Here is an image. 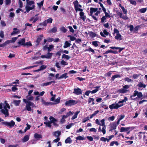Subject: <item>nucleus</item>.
Masks as SVG:
<instances>
[{
	"label": "nucleus",
	"mask_w": 147,
	"mask_h": 147,
	"mask_svg": "<svg viewBox=\"0 0 147 147\" xmlns=\"http://www.w3.org/2000/svg\"><path fill=\"white\" fill-rule=\"evenodd\" d=\"M129 128L127 127H122L121 128L120 131L122 132L124 131H127L129 130Z\"/></svg>",
	"instance_id": "24"
},
{
	"label": "nucleus",
	"mask_w": 147,
	"mask_h": 147,
	"mask_svg": "<svg viewBox=\"0 0 147 147\" xmlns=\"http://www.w3.org/2000/svg\"><path fill=\"white\" fill-rule=\"evenodd\" d=\"M121 8L122 9L123 13L124 14H126L127 12V9H125L123 6L121 7Z\"/></svg>",
	"instance_id": "44"
},
{
	"label": "nucleus",
	"mask_w": 147,
	"mask_h": 147,
	"mask_svg": "<svg viewBox=\"0 0 147 147\" xmlns=\"http://www.w3.org/2000/svg\"><path fill=\"white\" fill-rule=\"evenodd\" d=\"M50 121H49L50 122L52 123H55V122L57 121V120L54 117L51 116L50 117Z\"/></svg>",
	"instance_id": "28"
},
{
	"label": "nucleus",
	"mask_w": 147,
	"mask_h": 147,
	"mask_svg": "<svg viewBox=\"0 0 147 147\" xmlns=\"http://www.w3.org/2000/svg\"><path fill=\"white\" fill-rule=\"evenodd\" d=\"M29 139V136L27 135L25 136L24 138L22 139V141L23 142H26Z\"/></svg>",
	"instance_id": "23"
},
{
	"label": "nucleus",
	"mask_w": 147,
	"mask_h": 147,
	"mask_svg": "<svg viewBox=\"0 0 147 147\" xmlns=\"http://www.w3.org/2000/svg\"><path fill=\"white\" fill-rule=\"evenodd\" d=\"M25 42V39L24 38L21 39L18 42L17 44L19 47H20L21 46H23L24 47Z\"/></svg>",
	"instance_id": "12"
},
{
	"label": "nucleus",
	"mask_w": 147,
	"mask_h": 147,
	"mask_svg": "<svg viewBox=\"0 0 147 147\" xmlns=\"http://www.w3.org/2000/svg\"><path fill=\"white\" fill-rule=\"evenodd\" d=\"M52 83L55 84V81L54 80H53L51 82H49L45 83H43L42 84L41 86H46L51 84Z\"/></svg>",
	"instance_id": "15"
},
{
	"label": "nucleus",
	"mask_w": 147,
	"mask_h": 147,
	"mask_svg": "<svg viewBox=\"0 0 147 147\" xmlns=\"http://www.w3.org/2000/svg\"><path fill=\"white\" fill-rule=\"evenodd\" d=\"M113 31V34L115 33H116L117 34H119V31L116 28H114Z\"/></svg>",
	"instance_id": "63"
},
{
	"label": "nucleus",
	"mask_w": 147,
	"mask_h": 147,
	"mask_svg": "<svg viewBox=\"0 0 147 147\" xmlns=\"http://www.w3.org/2000/svg\"><path fill=\"white\" fill-rule=\"evenodd\" d=\"M18 37H15L12 38H11V40H10L11 41V43H14L18 39Z\"/></svg>",
	"instance_id": "52"
},
{
	"label": "nucleus",
	"mask_w": 147,
	"mask_h": 147,
	"mask_svg": "<svg viewBox=\"0 0 147 147\" xmlns=\"http://www.w3.org/2000/svg\"><path fill=\"white\" fill-rule=\"evenodd\" d=\"M20 33V31L18 30L16 31H13L11 33V35H13L14 34H16L18 33Z\"/></svg>",
	"instance_id": "54"
},
{
	"label": "nucleus",
	"mask_w": 147,
	"mask_h": 147,
	"mask_svg": "<svg viewBox=\"0 0 147 147\" xmlns=\"http://www.w3.org/2000/svg\"><path fill=\"white\" fill-rule=\"evenodd\" d=\"M34 138L35 139H40L42 138V136L41 134H39L37 133H35L34 134Z\"/></svg>",
	"instance_id": "29"
},
{
	"label": "nucleus",
	"mask_w": 147,
	"mask_h": 147,
	"mask_svg": "<svg viewBox=\"0 0 147 147\" xmlns=\"http://www.w3.org/2000/svg\"><path fill=\"white\" fill-rule=\"evenodd\" d=\"M76 139L77 140H84L85 139V138H84L82 137V136H78V137H77L76 138Z\"/></svg>",
	"instance_id": "43"
},
{
	"label": "nucleus",
	"mask_w": 147,
	"mask_h": 147,
	"mask_svg": "<svg viewBox=\"0 0 147 147\" xmlns=\"http://www.w3.org/2000/svg\"><path fill=\"white\" fill-rule=\"evenodd\" d=\"M54 47V46L53 45H49V47H48V52H49L51 51V49L53 48Z\"/></svg>",
	"instance_id": "48"
},
{
	"label": "nucleus",
	"mask_w": 147,
	"mask_h": 147,
	"mask_svg": "<svg viewBox=\"0 0 147 147\" xmlns=\"http://www.w3.org/2000/svg\"><path fill=\"white\" fill-rule=\"evenodd\" d=\"M52 53L48 52L47 54L46 55V56L47 57V58L50 59L51 58Z\"/></svg>",
	"instance_id": "40"
},
{
	"label": "nucleus",
	"mask_w": 147,
	"mask_h": 147,
	"mask_svg": "<svg viewBox=\"0 0 147 147\" xmlns=\"http://www.w3.org/2000/svg\"><path fill=\"white\" fill-rule=\"evenodd\" d=\"M1 123L2 125H5L10 127H13L15 124V122L13 120H11L10 122L7 121L2 122Z\"/></svg>",
	"instance_id": "3"
},
{
	"label": "nucleus",
	"mask_w": 147,
	"mask_h": 147,
	"mask_svg": "<svg viewBox=\"0 0 147 147\" xmlns=\"http://www.w3.org/2000/svg\"><path fill=\"white\" fill-rule=\"evenodd\" d=\"M129 87L130 86L127 85H125L123 86L122 89L119 90L118 91L121 93H125L127 92L128 90L125 89H128Z\"/></svg>",
	"instance_id": "6"
},
{
	"label": "nucleus",
	"mask_w": 147,
	"mask_h": 147,
	"mask_svg": "<svg viewBox=\"0 0 147 147\" xmlns=\"http://www.w3.org/2000/svg\"><path fill=\"white\" fill-rule=\"evenodd\" d=\"M30 106L33 107H35L34 103L29 101L28 104H26V110L28 111H31V109Z\"/></svg>",
	"instance_id": "5"
},
{
	"label": "nucleus",
	"mask_w": 147,
	"mask_h": 147,
	"mask_svg": "<svg viewBox=\"0 0 147 147\" xmlns=\"http://www.w3.org/2000/svg\"><path fill=\"white\" fill-rule=\"evenodd\" d=\"M123 104L120 105L118 103H113L112 105H110L109 106V107L110 109H117L123 106Z\"/></svg>",
	"instance_id": "4"
},
{
	"label": "nucleus",
	"mask_w": 147,
	"mask_h": 147,
	"mask_svg": "<svg viewBox=\"0 0 147 147\" xmlns=\"http://www.w3.org/2000/svg\"><path fill=\"white\" fill-rule=\"evenodd\" d=\"M110 18V16H106V15H105V16H103L102 18V23L103 22H104L105 20H106V18Z\"/></svg>",
	"instance_id": "59"
},
{
	"label": "nucleus",
	"mask_w": 147,
	"mask_h": 147,
	"mask_svg": "<svg viewBox=\"0 0 147 147\" xmlns=\"http://www.w3.org/2000/svg\"><path fill=\"white\" fill-rule=\"evenodd\" d=\"M109 34V33L107 32L106 30H104L103 33L102 32V36L106 37Z\"/></svg>",
	"instance_id": "18"
},
{
	"label": "nucleus",
	"mask_w": 147,
	"mask_h": 147,
	"mask_svg": "<svg viewBox=\"0 0 147 147\" xmlns=\"http://www.w3.org/2000/svg\"><path fill=\"white\" fill-rule=\"evenodd\" d=\"M79 112H80L79 111H77L75 113V114L71 117V119L72 120H74V119H76L78 115V113H79Z\"/></svg>",
	"instance_id": "31"
},
{
	"label": "nucleus",
	"mask_w": 147,
	"mask_h": 147,
	"mask_svg": "<svg viewBox=\"0 0 147 147\" xmlns=\"http://www.w3.org/2000/svg\"><path fill=\"white\" fill-rule=\"evenodd\" d=\"M60 99L61 98L59 97L55 100V102H56V104H58L60 102Z\"/></svg>",
	"instance_id": "62"
},
{
	"label": "nucleus",
	"mask_w": 147,
	"mask_h": 147,
	"mask_svg": "<svg viewBox=\"0 0 147 147\" xmlns=\"http://www.w3.org/2000/svg\"><path fill=\"white\" fill-rule=\"evenodd\" d=\"M43 37V34H40L39 35L38 37L37 38V39L35 41L36 42V46H38L39 45L41 41V40L42 39V38Z\"/></svg>",
	"instance_id": "10"
},
{
	"label": "nucleus",
	"mask_w": 147,
	"mask_h": 147,
	"mask_svg": "<svg viewBox=\"0 0 147 147\" xmlns=\"http://www.w3.org/2000/svg\"><path fill=\"white\" fill-rule=\"evenodd\" d=\"M20 102L21 100H14L13 101V103L16 106H19Z\"/></svg>",
	"instance_id": "25"
},
{
	"label": "nucleus",
	"mask_w": 147,
	"mask_h": 147,
	"mask_svg": "<svg viewBox=\"0 0 147 147\" xmlns=\"http://www.w3.org/2000/svg\"><path fill=\"white\" fill-rule=\"evenodd\" d=\"M92 45L95 47H97L98 46V41H94L92 42Z\"/></svg>",
	"instance_id": "53"
},
{
	"label": "nucleus",
	"mask_w": 147,
	"mask_h": 147,
	"mask_svg": "<svg viewBox=\"0 0 147 147\" xmlns=\"http://www.w3.org/2000/svg\"><path fill=\"white\" fill-rule=\"evenodd\" d=\"M57 31V28L56 27H54L52 28L49 31L50 33H55Z\"/></svg>",
	"instance_id": "35"
},
{
	"label": "nucleus",
	"mask_w": 147,
	"mask_h": 147,
	"mask_svg": "<svg viewBox=\"0 0 147 147\" xmlns=\"http://www.w3.org/2000/svg\"><path fill=\"white\" fill-rule=\"evenodd\" d=\"M44 3V0H43L42 1H41L40 3H37V4L38 6L39 7H41V6H42L43 5Z\"/></svg>",
	"instance_id": "50"
},
{
	"label": "nucleus",
	"mask_w": 147,
	"mask_h": 147,
	"mask_svg": "<svg viewBox=\"0 0 147 147\" xmlns=\"http://www.w3.org/2000/svg\"><path fill=\"white\" fill-rule=\"evenodd\" d=\"M82 91L79 88H74V89L73 93L76 95H79L82 93Z\"/></svg>",
	"instance_id": "8"
},
{
	"label": "nucleus",
	"mask_w": 147,
	"mask_h": 147,
	"mask_svg": "<svg viewBox=\"0 0 147 147\" xmlns=\"http://www.w3.org/2000/svg\"><path fill=\"white\" fill-rule=\"evenodd\" d=\"M100 86H96V89H94L92 91H91V92L92 93H96L98 90V88H99L100 87Z\"/></svg>",
	"instance_id": "37"
},
{
	"label": "nucleus",
	"mask_w": 147,
	"mask_h": 147,
	"mask_svg": "<svg viewBox=\"0 0 147 147\" xmlns=\"http://www.w3.org/2000/svg\"><path fill=\"white\" fill-rule=\"evenodd\" d=\"M80 18L83 21H85L86 19V17L84 15V13L82 11H80Z\"/></svg>",
	"instance_id": "13"
},
{
	"label": "nucleus",
	"mask_w": 147,
	"mask_h": 147,
	"mask_svg": "<svg viewBox=\"0 0 147 147\" xmlns=\"http://www.w3.org/2000/svg\"><path fill=\"white\" fill-rule=\"evenodd\" d=\"M65 142L66 144H71L72 142V140L70 137H69L65 140Z\"/></svg>",
	"instance_id": "22"
},
{
	"label": "nucleus",
	"mask_w": 147,
	"mask_h": 147,
	"mask_svg": "<svg viewBox=\"0 0 147 147\" xmlns=\"http://www.w3.org/2000/svg\"><path fill=\"white\" fill-rule=\"evenodd\" d=\"M61 134V132L59 131H56L54 133L53 135L54 136L59 137V136Z\"/></svg>",
	"instance_id": "27"
},
{
	"label": "nucleus",
	"mask_w": 147,
	"mask_h": 147,
	"mask_svg": "<svg viewBox=\"0 0 147 147\" xmlns=\"http://www.w3.org/2000/svg\"><path fill=\"white\" fill-rule=\"evenodd\" d=\"M11 43L10 40H7L4 43L1 44H0V47H3L5 46L7 44Z\"/></svg>",
	"instance_id": "17"
},
{
	"label": "nucleus",
	"mask_w": 147,
	"mask_h": 147,
	"mask_svg": "<svg viewBox=\"0 0 147 147\" xmlns=\"http://www.w3.org/2000/svg\"><path fill=\"white\" fill-rule=\"evenodd\" d=\"M62 58H65L67 60H69L70 58V57L68 55L65 54H63L62 57Z\"/></svg>",
	"instance_id": "34"
},
{
	"label": "nucleus",
	"mask_w": 147,
	"mask_h": 147,
	"mask_svg": "<svg viewBox=\"0 0 147 147\" xmlns=\"http://www.w3.org/2000/svg\"><path fill=\"white\" fill-rule=\"evenodd\" d=\"M91 51L93 53H94V51L93 49H92L90 47H89V48L88 49H85V50L84 51Z\"/></svg>",
	"instance_id": "42"
},
{
	"label": "nucleus",
	"mask_w": 147,
	"mask_h": 147,
	"mask_svg": "<svg viewBox=\"0 0 147 147\" xmlns=\"http://www.w3.org/2000/svg\"><path fill=\"white\" fill-rule=\"evenodd\" d=\"M61 63L62 65H67L68 64V63H67L65 61L63 60L61 61Z\"/></svg>",
	"instance_id": "56"
},
{
	"label": "nucleus",
	"mask_w": 147,
	"mask_h": 147,
	"mask_svg": "<svg viewBox=\"0 0 147 147\" xmlns=\"http://www.w3.org/2000/svg\"><path fill=\"white\" fill-rule=\"evenodd\" d=\"M62 51L63 50H61L60 49L59 51L55 53V55L56 56H58L59 57H60L61 55V53L62 52Z\"/></svg>",
	"instance_id": "46"
},
{
	"label": "nucleus",
	"mask_w": 147,
	"mask_h": 147,
	"mask_svg": "<svg viewBox=\"0 0 147 147\" xmlns=\"http://www.w3.org/2000/svg\"><path fill=\"white\" fill-rule=\"evenodd\" d=\"M137 86L140 88L143 87L145 88L146 87V85L145 84H144L143 83L141 82L139 83L137 85Z\"/></svg>",
	"instance_id": "32"
},
{
	"label": "nucleus",
	"mask_w": 147,
	"mask_h": 147,
	"mask_svg": "<svg viewBox=\"0 0 147 147\" xmlns=\"http://www.w3.org/2000/svg\"><path fill=\"white\" fill-rule=\"evenodd\" d=\"M147 10L146 8H144L139 9V11L141 13H144Z\"/></svg>",
	"instance_id": "38"
},
{
	"label": "nucleus",
	"mask_w": 147,
	"mask_h": 147,
	"mask_svg": "<svg viewBox=\"0 0 147 147\" xmlns=\"http://www.w3.org/2000/svg\"><path fill=\"white\" fill-rule=\"evenodd\" d=\"M121 37V35L120 34H117L116 36H115V38L118 40H121L123 39Z\"/></svg>",
	"instance_id": "19"
},
{
	"label": "nucleus",
	"mask_w": 147,
	"mask_h": 147,
	"mask_svg": "<svg viewBox=\"0 0 147 147\" xmlns=\"http://www.w3.org/2000/svg\"><path fill=\"white\" fill-rule=\"evenodd\" d=\"M73 3L74 5V9L76 12L77 13L78 11H83V9L80 8L82 7V6L81 5L79 4V3L78 1L76 0L74 1L73 2Z\"/></svg>",
	"instance_id": "1"
},
{
	"label": "nucleus",
	"mask_w": 147,
	"mask_h": 147,
	"mask_svg": "<svg viewBox=\"0 0 147 147\" xmlns=\"http://www.w3.org/2000/svg\"><path fill=\"white\" fill-rule=\"evenodd\" d=\"M124 80L125 81H126L127 82H133L132 80L131 79L129 78L128 77L125 78L124 79Z\"/></svg>",
	"instance_id": "57"
},
{
	"label": "nucleus",
	"mask_w": 147,
	"mask_h": 147,
	"mask_svg": "<svg viewBox=\"0 0 147 147\" xmlns=\"http://www.w3.org/2000/svg\"><path fill=\"white\" fill-rule=\"evenodd\" d=\"M116 13L118 16H119L120 18L124 20H127L128 19V17L126 15L124 16L123 15L121 12H120L118 11H116Z\"/></svg>",
	"instance_id": "9"
},
{
	"label": "nucleus",
	"mask_w": 147,
	"mask_h": 147,
	"mask_svg": "<svg viewBox=\"0 0 147 147\" xmlns=\"http://www.w3.org/2000/svg\"><path fill=\"white\" fill-rule=\"evenodd\" d=\"M88 34L92 38L96 37L97 35L96 33L92 31L88 32Z\"/></svg>",
	"instance_id": "20"
},
{
	"label": "nucleus",
	"mask_w": 147,
	"mask_h": 147,
	"mask_svg": "<svg viewBox=\"0 0 147 147\" xmlns=\"http://www.w3.org/2000/svg\"><path fill=\"white\" fill-rule=\"evenodd\" d=\"M68 28L69 29V31L70 32L74 33V30L73 28L71 26H68Z\"/></svg>",
	"instance_id": "61"
},
{
	"label": "nucleus",
	"mask_w": 147,
	"mask_h": 147,
	"mask_svg": "<svg viewBox=\"0 0 147 147\" xmlns=\"http://www.w3.org/2000/svg\"><path fill=\"white\" fill-rule=\"evenodd\" d=\"M60 30L64 33H65L67 31V29L63 26L62 27L60 28Z\"/></svg>",
	"instance_id": "45"
},
{
	"label": "nucleus",
	"mask_w": 147,
	"mask_h": 147,
	"mask_svg": "<svg viewBox=\"0 0 147 147\" xmlns=\"http://www.w3.org/2000/svg\"><path fill=\"white\" fill-rule=\"evenodd\" d=\"M98 11L97 8L91 7L90 8V15L92 16L94 12H95Z\"/></svg>",
	"instance_id": "16"
},
{
	"label": "nucleus",
	"mask_w": 147,
	"mask_h": 147,
	"mask_svg": "<svg viewBox=\"0 0 147 147\" xmlns=\"http://www.w3.org/2000/svg\"><path fill=\"white\" fill-rule=\"evenodd\" d=\"M32 46V43L30 41H29L28 42H25V44L24 45V47L25 46H27V47H30Z\"/></svg>",
	"instance_id": "36"
},
{
	"label": "nucleus",
	"mask_w": 147,
	"mask_h": 147,
	"mask_svg": "<svg viewBox=\"0 0 147 147\" xmlns=\"http://www.w3.org/2000/svg\"><path fill=\"white\" fill-rule=\"evenodd\" d=\"M51 123L49 121L48 122H44V124H45L46 125V126L48 127H51Z\"/></svg>",
	"instance_id": "33"
},
{
	"label": "nucleus",
	"mask_w": 147,
	"mask_h": 147,
	"mask_svg": "<svg viewBox=\"0 0 147 147\" xmlns=\"http://www.w3.org/2000/svg\"><path fill=\"white\" fill-rule=\"evenodd\" d=\"M71 45V44L68 41H66L65 42V45L63 47L64 48H66L70 47Z\"/></svg>",
	"instance_id": "26"
},
{
	"label": "nucleus",
	"mask_w": 147,
	"mask_h": 147,
	"mask_svg": "<svg viewBox=\"0 0 147 147\" xmlns=\"http://www.w3.org/2000/svg\"><path fill=\"white\" fill-rule=\"evenodd\" d=\"M102 8L103 10L104 13H105V15H106V16H110L109 14V13H110V11L109 10L108 11V12L106 11V10L105 8L104 7L102 4Z\"/></svg>",
	"instance_id": "14"
},
{
	"label": "nucleus",
	"mask_w": 147,
	"mask_h": 147,
	"mask_svg": "<svg viewBox=\"0 0 147 147\" xmlns=\"http://www.w3.org/2000/svg\"><path fill=\"white\" fill-rule=\"evenodd\" d=\"M25 27L24 29V30H25L26 29L27 26H29L30 27H32V24H30L29 23H27L25 24Z\"/></svg>",
	"instance_id": "55"
},
{
	"label": "nucleus",
	"mask_w": 147,
	"mask_h": 147,
	"mask_svg": "<svg viewBox=\"0 0 147 147\" xmlns=\"http://www.w3.org/2000/svg\"><path fill=\"white\" fill-rule=\"evenodd\" d=\"M137 96V97L136 98V99H137L138 98L142 99L144 98V97H142L143 95L142 93L141 92H138L137 90H135L134 92V93L133 95L131 96L130 98H131L132 97H135Z\"/></svg>",
	"instance_id": "2"
},
{
	"label": "nucleus",
	"mask_w": 147,
	"mask_h": 147,
	"mask_svg": "<svg viewBox=\"0 0 147 147\" xmlns=\"http://www.w3.org/2000/svg\"><path fill=\"white\" fill-rule=\"evenodd\" d=\"M47 67L46 65H43L40 66V71H41L47 68Z\"/></svg>",
	"instance_id": "47"
},
{
	"label": "nucleus",
	"mask_w": 147,
	"mask_h": 147,
	"mask_svg": "<svg viewBox=\"0 0 147 147\" xmlns=\"http://www.w3.org/2000/svg\"><path fill=\"white\" fill-rule=\"evenodd\" d=\"M67 73H65L62 74L59 77V79H62L63 78H64L66 79V78L68 77V76L67 75Z\"/></svg>",
	"instance_id": "30"
},
{
	"label": "nucleus",
	"mask_w": 147,
	"mask_h": 147,
	"mask_svg": "<svg viewBox=\"0 0 147 147\" xmlns=\"http://www.w3.org/2000/svg\"><path fill=\"white\" fill-rule=\"evenodd\" d=\"M77 103L74 100H70L67 101L65 103V105L67 106H71L76 104Z\"/></svg>",
	"instance_id": "7"
},
{
	"label": "nucleus",
	"mask_w": 147,
	"mask_h": 147,
	"mask_svg": "<svg viewBox=\"0 0 147 147\" xmlns=\"http://www.w3.org/2000/svg\"><path fill=\"white\" fill-rule=\"evenodd\" d=\"M47 22L46 20H45L43 22L41 23L40 24L43 26H46L47 24Z\"/></svg>",
	"instance_id": "58"
},
{
	"label": "nucleus",
	"mask_w": 147,
	"mask_h": 147,
	"mask_svg": "<svg viewBox=\"0 0 147 147\" xmlns=\"http://www.w3.org/2000/svg\"><path fill=\"white\" fill-rule=\"evenodd\" d=\"M67 37H69L70 40L71 41H74L76 39V38L74 36H72L71 35H69L67 36Z\"/></svg>",
	"instance_id": "41"
},
{
	"label": "nucleus",
	"mask_w": 147,
	"mask_h": 147,
	"mask_svg": "<svg viewBox=\"0 0 147 147\" xmlns=\"http://www.w3.org/2000/svg\"><path fill=\"white\" fill-rule=\"evenodd\" d=\"M5 105L4 106H6V107L7 108H8V109H10V107L9 104L7 102V101L5 100Z\"/></svg>",
	"instance_id": "51"
},
{
	"label": "nucleus",
	"mask_w": 147,
	"mask_h": 147,
	"mask_svg": "<svg viewBox=\"0 0 147 147\" xmlns=\"http://www.w3.org/2000/svg\"><path fill=\"white\" fill-rule=\"evenodd\" d=\"M129 1L131 4L134 5H136V1H135L132 0H129Z\"/></svg>",
	"instance_id": "64"
},
{
	"label": "nucleus",
	"mask_w": 147,
	"mask_h": 147,
	"mask_svg": "<svg viewBox=\"0 0 147 147\" xmlns=\"http://www.w3.org/2000/svg\"><path fill=\"white\" fill-rule=\"evenodd\" d=\"M4 109H1V111L4 115H5V117L9 115V112L7 108L5 106H4Z\"/></svg>",
	"instance_id": "11"
},
{
	"label": "nucleus",
	"mask_w": 147,
	"mask_h": 147,
	"mask_svg": "<svg viewBox=\"0 0 147 147\" xmlns=\"http://www.w3.org/2000/svg\"><path fill=\"white\" fill-rule=\"evenodd\" d=\"M140 26L138 25L136 26L134 28V32L135 33H137L138 30L140 28Z\"/></svg>",
	"instance_id": "39"
},
{
	"label": "nucleus",
	"mask_w": 147,
	"mask_h": 147,
	"mask_svg": "<svg viewBox=\"0 0 147 147\" xmlns=\"http://www.w3.org/2000/svg\"><path fill=\"white\" fill-rule=\"evenodd\" d=\"M89 117H86L84 118L83 119L82 122L83 123H85L87 121L89 120Z\"/></svg>",
	"instance_id": "60"
},
{
	"label": "nucleus",
	"mask_w": 147,
	"mask_h": 147,
	"mask_svg": "<svg viewBox=\"0 0 147 147\" xmlns=\"http://www.w3.org/2000/svg\"><path fill=\"white\" fill-rule=\"evenodd\" d=\"M47 21V24H50L52 22L53 19L52 18H50L48 19L47 20H46Z\"/></svg>",
	"instance_id": "49"
},
{
	"label": "nucleus",
	"mask_w": 147,
	"mask_h": 147,
	"mask_svg": "<svg viewBox=\"0 0 147 147\" xmlns=\"http://www.w3.org/2000/svg\"><path fill=\"white\" fill-rule=\"evenodd\" d=\"M117 125L116 123H113L111 126V129L109 130L110 131H111L112 130H115L116 129Z\"/></svg>",
	"instance_id": "21"
}]
</instances>
